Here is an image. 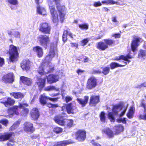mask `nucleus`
<instances>
[{
    "instance_id": "1",
    "label": "nucleus",
    "mask_w": 146,
    "mask_h": 146,
    "mask_svg": "<svg viewBox=\"0 0 146 146\" xmlns=\"http://www.w3.org/2000/svg\"><path fill=\"white\" fill-rule=\"evenodd\" d=\"M28 106V104L26 103L20 104L19 106H15L9 110V113L10 115H12L14 114L18 115L19 114L18 111L19 108L22 109L21 111V114L25 116L29 113V110L24 107Z\"/></svg>"
},
{
    "instance_id": "2",
    "label": "nucleus",
    "mask_w": 146,
    "mask_h": 146,
    "mask_svg": "<svg viewBox=\"0 0 146 146\" xmlns=\"http://www.w3.org/2000/svg\"><path fill=\"white\" fill-rule=\"evenodd\" d=\"M48 3L52 20L54 23H56L58 21V15L55 9L54 3L52 0H48Z\"/></svg>"
},
{
    "instance_id": "3",
    "label": "nucleus",
    "mask_w": 146,
    "mask_h": 146,
    "mask_svg": "<svg viewBox=\"0 0 146 146\" xmlns=\"http://www.w3.org/2000/svg\"><path fill=\"white\" fill-rule=\"evenodd\" d=\"M55 2L56 8L59 13L60 21L63 22L64 20L65 8L64 6L60 5V3L61 0H53Z\"/></svg>"
},
{
    "instance_id": "4",
    "label": "nucleus",
    "mask_w": 146,
    "mask_h": 146,
    "mask_svg": "<svg viewBox=\"0 0 146 146\" xmlns=\"http://www.w3.org/2000/svg\"><path fill=\"white\" fill-rule=\"evenodd\" d=\"M9 61L14 62L17 61L18 53L16 47L13 45L10 46L9 48Z\"/></svg>"
},
{
    "instance_id": "5",
    "label": "nucleus",
    "mask_w": 146,
    "mask_h": 146,
    "mask_svg": "<svg viewBox=\"0 0 146 146\" xmlns=\"http://www.w3.org/2000/svg\"><path fill=\"white\" fill-rule=\"evenodd\" d=\"M38 40L39 42L40 45L44 47L46 49L47 47L49 38L46 35H40L37 37Z\"/></svg>"
},
{
    "instance_id": "6",
    "label": "nucleus",
    "mask_w": 146,
    "mask_h": 146,
    "mask_svg": "<svg viewBox=\"0 0 146 146\" xmlns=\"http://www.w3.org/2000/svg\"><path fill=\"white\" fill-rule=\"evenodd\" d=\"M51 29L50 26L48 23H45L40 24L39 30L45 34H50Z\"/></svg>"
},
{
    "instance_id": "7",
    "label": "nucleus",
    "mask_w": 146,
    "mask_h": 146,
    "mask_svg": "<svg viewBox=\"0 0 146 146\" xmlns=\"http://www.w3.org/2000/svg\"><path fill=\"white\" fill-rule=\"evenodd\" d=\"M97 85V80L94 77L89 78L87 82V88L89 89L94 88Z\"/></svg>"
},
{
    "instance_id": "8",
    "label": "nucleus",
    "mask_w": 146,
    "mask_h": 146,
    "mask_svg": "<svg viewBox=\"0 0 146 146\" xmlns=\"http://www.w3.org/2000/svg\"><path fill=\"white\" fill-rule=\"evenodd\" d=\"M86 132L85 131L79 130L76 134V139L79 141H82L86 138Z\"/></svg>"
},
{
    "instance_id": "9",
    "label": "nucleus",
    "mask_w": 146,
    "mask_h": 146,
    "mask_svg": "<svg viewBox=\"0 0 146 146\" xmlns=\"http://www.w3.org/2000/svg\"><path fill=\"white\" fill-rule=\"evenodd\" d=\"M2 80L5 83H12L14 81L13 74L10 73L4 75L2 79Z\"/></svg>"
},
{
    "instance_id": "10",
    "label": "nucleus",
    "mask_w": 146,
    "mask_h": 146,
    "mask_svg": "<svg viewBox=\"0 0 146 146\" xmlns=\"http://www.w3.org/2000/svg\"><path fill=\"white\" fill-rule=\"evenodd\" d=\"M24 125V130L27 132L31 133L33 132L34 129L33 127V124L30 122H25Z\"/></svg>"
},
{
    "instance_id": "11",
    "label": "nucleus",
    "mask_w": 146,
    "mask_h": 146,
    "mask_svg": "<svg viewBox=\"0 0 146 146\" xmlns=\"http://www.w3.org/2000/svg\"><path fill=\"white\" fill-rule=\"evenodd\" d=\"M142 41V39L140 37L135 38L132 41L131 44V49L133 52H134L139 45V43Z\"/></svg>"
},
{
    "instance_id": "12",
    "label": "nucleus",
    "mask_w": 146,
    "mask_h": 146,
    "mask_svg": "<svg viewBox=\"0 0 146 146\" xmlns=\"http://www.w3.org/2000/svg\"><path fill=\"white\" fill-rule=\"evenodd\" d=\"M30 114L31 117L34 120L37 119L40 115L38 110L36 108H33L30 111Z\"/></svg>"
},
{
    "instance_id": "13",
    "label": "nucleus",
    "mask_w": 146,
    "mask_h": 146,
    "mask_svg": "<svg viewBox=\"0 0 146 146\" xmlns=\"http://www.w3.org/2000/svg\"><path fill=\"white\" fill-rule=\"evenodd\" d=\"M59 77L57 75L50 74L47 77V82L50 84L56 82L58 80Z\"/></svg>"
},
{
    "instance_id": "14",
    "label": "nucleus",
    "mask_w": 146,
    "mask_h": 146,
    "mask_svg": "<svg viewBox=\"0 0 146 146\" xmlns=\"http://www.w3.org/2000/svg\"><path fill=\"white\" fill-rule=\"evenodd\" d=\"M13 134V133L11 132L0 134V141H4L8 140Z\"/></svg>"
},
{
    "instance_id": "15",
    "label": "nucleus",
    "mask_w": 146,
    "mask_h": 146,
    "mask_svg": "<svg viewBox=\"0 0 146 146\" xmlns=\"http://www.w3.org/2000/svg\"><path fill=\"white\" fill-rule=\"evenodd\" d=\"M21 67L23 70H28L30 67V62L28 60H23L21 64Z\"/></svg>"
},
{
    "instance_id": "16",
    "label": "nucleus",
    "mask_w": 146,
    "mask_h": 146,
    "mask_svg": "<svg viewBox=\"0 0 146 146\" xmlns=\"http://www.w3.org/2000/svg\"><path fill=\"white\" fill-rule=\"evenodd\" d=\"M48 62L44 63L45 65V73H48L52 71L54 69V66L52 64L49 62L50 61H47Z\"/></svg>"
},
{
    "instance_id": "17",
    "label": "nucleus",
    "mask_w": 146,
    "mask_h": 146,
    "mask_svg": "<svg viewBox=\"0 0 146 146\" xmlns=\"http://www.w3.org/2000/svg\"><path fill=\"white\" fill-rule=\"evenodd\" d=\"M37 79V80L36 81V83L39 88L42 89L44 87L45 85L46 77H44L43 78L38 77Z\"/></svg>"
},
{
    "instance_id": "18",
    "label": "nucleus",
    "mask_w": 146,
    "mask_h": 146,
    "mask_svg": "<svg viewBox=\"0 0 146 146\" xmlns=\"http://www.w3.org/2000/svg\"><path fill=\"white\" fill-rule=\"evenodd\" d=\"M54 120L60 125H63L65 124L63 116L62 115H58L55 117Z\"/></svg>"
},
{
    "instance_id": "19",
    "label": "nucleus",
    "mask_w": 146,
    "mask_h": 146,
    "mask_svg": "<svg viewBox=\"0 0 146 146\" xmlns=\"http://www.w3.org/2000/svg\"><path fill=\"white\" fill-rule=\"evenodd\" d=\"M55 54V51L54 49L50 47L49 54L45 58L46 61H50Z\"/></svg>"
},
{
    "instance_id": "20",
    "label": "nucleus",
    "mask_w": 146,
    "mask_h": 146,
    "mask_svg": "<svg viewBox=\"0 0 146 146\" xmlns=\"http://www.w3.org/2000/svg\"><path fill=\"white\" fill-rule=\"evenodd\" d=\"M20 79L24 84L27 86H29L32 84V80L30 78L22 76L20 77Z\"/></svg>"
},
{
    "instance_id": "21",
    "label": "nucleus",
    "mask_w": 146,
    "mask_h": 146,
    "mask_svg": "<svg viewBox=\"0 0 146 146\" xmlns=\"http://www.w3.org/2000/svg\"><path fill=\"white\" fill-rule=\"evenodd\" d=\"M33 51L35 52L39 57H41L43 54L42 48L38 46L34 47L33 48Z\"/></svg>"
},
{
    "instance_id": "22",
    "label": "nucleus",
    "mask_w": 146,
    "mask_h": 146,
    "mask_svg": "<svg viewBox=\"0 0 146 146\" xmlns=\"http://www.w3.org/2000/svg\"><path fill=\"white\" fill-rule=\"evenodd\" d=\"M74 142L70 140L61 141L57 143L56 145V146H65L69 144L74 143Z\"/></svg>"
},
{
    "instance_id": "23",
    "label": "nucleus",
    "mask_w": 146,
    "mask_h": 146,
    "mask_svg": "<svg viewBox=\"0 0 146 146\" xmlns=\"http://www.w3.org/2000/svg\"><path fill=\"white\" fill-rule=\"evenodd\" d=\"M66 109L68 113H73L76 107L72 105L71 103L68 104L66 106Z\"/></svg>"
},
{
    "instance_id": "24",
    "label": "nucleus",
    "mask_w": 146,
    "mask_h": 146,
    "mask_svg": "<svg viewBox=\"0 0 146 146\" xmlns=\"http://www.w3.org/2000/svg\"><path fill=\"white\" fill-rule=\"evenodd\" d=\"M108 46L105 42H100L97 44V48L98 49L102 50H104L108 48Z\"/></svg>"
},
{
    "instance_id": "25",
    "label": "nucleus",
    "mask_w": 146,
    "mask_h": 146,
    "mask_svg": "<svg viewBox=\"0 0 146 146\" xmlns=\"http://www.w3.org/2000/svg\"><path fill=\"white\" fill-rule=\"evenodd\" d=\"M37 11L39 14L43 15H46V10L43 7L40 6V5H37Z\"/></svg>"
},
{
    "instance_id": "26",
    "label": "nucleus",
    "mask_w": 146,
    "mask_h": 146,
    "mask_svg": "<svg viewBox=\"0 0 146 146\" xmlns=\"http://www.w3.org/2000/svg\"><path fill=\"white\" fill-rule=\"evenodd\" d=\"M11 94L15 98L22 99L24 97V94L19 92H13Z\"/></svg>"
},
{
    "instance_id": "27",
    "label": "nucleus",
    "mask_w": 146,
    "mask_h": 146,
    "mask_svg": "<svg viewBox=\"0 0 146 146\" xmlns=\"http://www.w3.org/2000/svg\"><path fill=\"white\" fill-rule=\"evenodd\" d=\"M103 132L106 134L109 138L113 137V132L109 128H106L102 131Z\"/></svg>"
},
{
    "instance_id": "28",
    "label": "nucleus",
    "mask_w": 146,
    "mask_h": 146,
    "mask_svg": "<svg viewBox=\"0 0 146 146\" xmlns=\"http://www.w3.org/2000/svg\"><path fill=\"white\" fill-rule=\"evenodd\" d=\"M45 65L44 64H43L40 66L37 70L38 73L41 75L43 74L44 73H45Z\"/></svg>"
},
{
    "instance_id": "29",
    "label": "nucleus",
    "mask_w": 146,
    "mask_h": 146,
    "mask_svg": "<svg viewBox=\"0 0 146 146\" xmlns=\"http://www.w3.org/2000/svg\"><path fill=\"white\" fill-rule=\"evenodd\" d=\"M121 109H122L121 106L120 105H115L113 106V111L115 115H117L118 114V111H120Z\"/></svg>"
},
{
    "instance_id": "30",
    "label": "nucleus",
    "mask_w": 146,
    "mask_h": 146,
    "mask_svg": "<svg viewBox=\"0 0 146 146\" xmlns=\"http://www.w3.org/2000/svg\"><path fill=\"white\" fill-rule=\"evenodd\" d=\"M40 100H55L54 98L49 97L47 96L45 94L41 95L39 97Z\"/></svg>"
},
{
    "instance_id": "31",
    "label": "nucleus",
    "mask_w": 146,
    "mask_h": 146,
    "mask_svg": "<svg viewBox=\"0 0 146 146\" xmlns=\"http://www.w3.org/2000/svg\"><path fill=\"white\" fill-rule=\"evenodd\" d=\"M135 108L132 106L130 108L129 112L127 114V117L129 118H131L133 117Z\"/></svg>"
},
{
    "instance_id": "32",
    "label": "nucleus",
    "mask_w": 146,
    "mask_h": 146,
    "mask_svg": "<svg viewBox=\"0 0 146 146\" xmlns=\"http://www.w3.org/2000/svg\"><path fill=\"white\" fill-rule=\"evenodd\" d=\"M138 58H141L146 56V50L140 49L139 51Z\"/></svg>"
},
{
    "instance_id": "33",
    "label": "nucleus",
    "mask_w": 146,
    "mask_h": 146,
    "mask_svg": "<svg viewBox=\"0 0 146 146\" xmlns=\"http://www.w3.org/2000/svg\"><path fill=\"white\" fill-rule=\"evenodd\" d=\"M110 66L111 69H112L117 67L124 66L125 65H121L115 62H113L110 64Z\"/></svg>"
},
{
    "instance_id": "34",
    "label": "nucleus",
    "mask_w": 146,
    "mask_h": 146,
    "mask_svg": "<svg viewBox=\"0 0 146 146\" xmlns=\"http://www.w3.org/2000/svg\"><path fill=\"white\" fill-rule=\"evenodd\" d=\"M104 42H105L106 44L109 46H111L113 44H114L115 43V41L114 40H113L111 39H105L104 40Z\"/></svg>"
},
{
    "instance_id": "35",
    "label": "nucleus",
    "mask_w": 146,
    "mask_h": 146,
    "mask_svg": "<svg viewBox=\"0 0 146 146\" xmlns=\"http://www.w3.org/2000/svg\"><path fill=\"white\" fill-rule=\"evenodd\" d=\"M115 129L116 131V133H119L123 131L124 127L121 125H118L115 126Z\"/></svg>"
},
{
    "instance_id": "36",
    "label": "nucleus",
    "mask_w": 146,
    "mask_h": 146,
    "mask_svg": "<svg viewBox=\"0 0 146 146\" xmlns=\"http://www.w3.org/2000/svg\"><path fill=\"white\" fill-rule=\"evenodd\" d=\"M19 124L20 122L19 121H16L15 122L13 125L9 129V130L12 131L16 129Z\"/></svg>"
},
{
    "instance_id": "37",
    "label": "nucleus",
    "mask_w": 146,
    "mask_h": 146,
    "mask_svg": "<svg viewBox=\"0 0 146 146\" xmlns=\"http://www.w3.org/2000/svg\"><path fill=\"white\" fill-rule=\"evenodd\" d=\"M3 103L6 107H8L13 105L15 103V101H5V102H1Z\"/></svg>"
},
{
    "instance_id": "38",
    "label": "nucleus",
    "mask_w": 146,
    "mask_h": 146,
    "mask_svg": "<svg viewBox=\"0 0 146 146\" xmlns=\"http://www.w3.org/2000/svg\"><path fill=\"white\" fill-rule=\"evenodd\" d=\"M110 70L109 67H106L103 68L102 71L101 72L104 75H106L109 73Z\"/></svg>"
},
{
    "instance_id": "39",
    "label": "nucleus",
    "mask_w": 146,
    "mask_h": 146,
    "mask_svg": "<svg viewBox=\"0 0 146 146\" xmlns=\"http://www.w3.org/2000/svg\"><path fill=\"white\" fill-rule=\"evenodd\" d=\"M105 115V113L103 111H102L101 112L100 115L101 121L103 122H105V121L106 117Z\"/></svg>"
},
{
    "instance_id": "40",
    "label": "nucleus",
    "mask_w": 146,
    "mask_h": 146,
    "mask_svg": "<svg viewBox=\"0 0 146 146\" xmlns=\"http://www.w3.org/2000/svg\"><path fill=\"white\" fill-rule=\"evenodd\" d=\"M44 90L45 91H50L54 90H58V89H56L54 86H49L45 88Z\"/></svg>"
},
{
    "instance_id": "41",
    "label": "nucleus",
    "mask_w": 146,
    "mask_h": 146,
    "mask_svg": "<svg viewBox=\"0 0 146 146\" xmlns=\"http://www.w3.org/2000/svg\"><path fill=\"white\" fill-rule=\"evenodd\" d=\"M102 2L103 3H106V4H114L117 3V2H116L113 0H104L102 1Z\"/></svg>"
},
{
    "instance_id": "42",
    "label": "nucleus",
    "mask_w": 146,
    "mask_h": 146,
    "mask_svg": "<svg viewBox=\"0 0 146 146\" xmlns=\"http://www.w3.org/2000/svg\"><path fill=\"white\" fill-rule=\"evenodd\" d=\"M124 60L125 61H127L129 63L130 61L128 60V59H131L133 58L132 56L130 55L129 53H128L126 56H124Z\"/></svg>"
},
{
    "instance_id": "43",
    "label": "nucleus",
    "mask_w": 146,
    "mask_h": 146,
    "mask_svg": "<svg viewBox=\"0 0 146 146\" xmlns=\"http://www.w3.org/2000/svg\"><path fill=\"white\" fill-rule=\"evenodd\" d=\"M53 131L56 133H58L62 132V129L59 127H56L54 128Z\"/></svg>"
},
{
    "instance_id": "44",
    "label": "nucleus",
    "mask_w": 146,
    "mask_h": 146,
    "mask_svg": "<svg viewBox=\"0 0 146 146\" xmlns=\"http://www.w3.org/2000/svg\"><path fill=\"white\" fill-rule=\"evenodd\" d=\"M9 121L7 119H6L4 118L0 121V123L2 124L5 126H7L8 123Z\"/></svg>"
},
{
    "instance_id": "45",
    "label": "nucleus",
    "mask_w": 146,
    "mask_h": 146,
    "mask_svg": "<svg viewBox=\"0 0 146 146\" xmlns=\"http://www.w3.org/2000/svg\"><path fill=\"white\" fill-rule=\"evenodd\" d=\"M79 26L82 29H87L88 28V25L87 24L79 25Z\"/></svg>"
},
{
    "instance_id": "46",
    "label": "nucleus",
    "mask_w": 146,
    "mask_h": 146,
    "mask_svg": "<svg viewBox=\"0 0 146 146\" xmlns=\"http://www.w3.org/2000/svg\"><path fill=\"white\" fill-rule=\"evenodd\" d=\"M7 1L10 4L13 5H16L18 4L17 0H7Z\"/></svg>"
},
{
    "instance_id": "47",
    "label": "nucleus",
    "mask_w": 146,
    "mask_h": 146,
    "mask_svg": "<svg viewBox=\"0 0 146 146\" xmlns=\"http://www.w3.org/2000/svg\"><path fill=\"white\" fill-rule=\"evenodd\" d=\"M100 96H99L92 95L90 100H99Z\"/></svg>"
},
{
    "instance_id": "48",
    "label": "nucleus",
    "mask_w": 146,
    "mask_h": 146,
    "mask_svg": "<svg viewBox=\"0 0 146 146\" xmlns=\"http://www.w3.org/2000/svg\"><path fill=\"white\" fill-rule=\"evenodd\" d=\"M108 117L111 122H114V121L115 118L112 113L111 112L109 113Z\"/></svg>"
},
{
    "instance_id": "49",
    "label": "nucleus",
    "mask_w": 146,
    "mask_h": 146,
    "mask_svg": "<svg viewBox=\"0 0 146 146\" xmlns=\"http://www.w3.org/2000/svg\"><path fill=\"white\" fill-rule=\"evenodd\" d=\"M68 32L66 31H64L62 35V40L64 42H65L67 39V36Z\"/></svg>"
},
{
    "instance_id": "50",
    "label": "nucleus",
    "mask_w": 146,
    "mask_h": 146,
    "mask_svg": "<svg viewBox=\"0 0 146 146\" xmlns=\"http://www.w3.org/2000/svg\"><path fill=\"white\" fill-rule=\"evenodd\" d=\"M102 71L100 69H97L96 70H94L92 72V73L93 74H100L102 72Z\"/></svg>"
},
{
    "instance_id": "51",
    "label": "nucleus",
    "mask_w": 146,
    "mask_h": 146,
    "mask_svg": "<svg viewBox=\"0 0 146 146\" xmlns=\"http://www.w3.org/2000/svg\"><path fill=\"white\" fill-rule=\"evenodd\" d=\"M73 121L72 120H68L67 121V126L70 127H71L73 126Z\"/></svg>"
},
{
    "instance_id": "52",
    "label": "nucleus",
    "mask_w": 146,
    "mask_h": 146,
    "mask_svg": "<svg viewBox=\"0 0 146 146\" xmlns=\"http://www.w3.org/2000/svg\"><path fill=\"white\" fill-rule=\"evenodd\" d=\"M13 36L17 38H19L20 37V33L19 32L17 31H14V32Z\"/></svg>"
},
{
    "instance_id": "53",
    "label": "nucleus",
    "mask_w": 146,
    "mask_h": 146,
    "mask_svg": "<svg viewBox=\"0 0 146 146\" xmlns=\"http://www.w3.org/2000/svg\"><path fill=\"white\" fill-rule=\"evenodd\" d=\"M88 41L87 38L81 41V44L82 46H84L86 44Z\"/></svg>"
},
{
    "instance_id": "54",
    "label": "nucleus",
    "mask_w": 146,
    "mask_h": 146,
    "mask_svg": "<svg viewBox=\"0 0 146 146\" xmlns=\"http://www.w3.org/2000/svg\"><path fill=\"white\" fill-rule=\"evenodd\" d=\"M102 5V4L100 2V1H98L97 2H95L94 3L93 5L94 7H97L98 6H100Z\"/></svg>"
},
{
    "instance_id": "55",
    "label": "nucleus",
    "mask_w": 146,
    "mask_h": 146,
    "mask_svg": "<svg viewBox=\"0 0 146 146\" xmlns=\"http://www.w3.org/2000/svg\"><path fill=\"white\" fill-rule=\"evenodd\" d=\"M139 118L144 120H146V112L143 115H141L139 116Z\"/></svg>"
},
{
    "instance_id": "56",
    "label": "nucleus",
    "mask_w": 146,
    "mask_h": 146,
    "mask_svg": "<svg viewBox=\"0 0 146 146\" xmlns=\"http://www.w3.org/2000/svg\"><path fill=\"white\" fill-rule=\"evenodd\" d=\"M98 101H90V106H95L96 104L98 103Z\"/></svg>"
},
{
    "instance_id": "57",
    "label": "nucleus",
    "mask_w": 146,
    "mask_h": 146,
    "mask_svg": "<svg viewBox=\"0 0 146 146\" xmlns=\"http://www.w3.org/2000/svg\"><path fill=\"white\" fill-rule=\"evenodd\" d=\"M47 106L49 108H54V107H57L58 105L57 104H53L50 103L48 104H47Z\"/></svg>"
},
{
    "instance_id": "58",
    "label": "nucleus",
    "mask_w": 146,
    "mask_h": 146,
    "mask_svg": "<svg viewBox=\"0 0 146 146\" xmlns=\"http://www.w3.org/2000/svg\"><path fill=\"white\" fill-rule=\"evenodd\" d=\"M14 31H7V33L9 36L11 37L12 36H13V34H14Z\"/></svg>"
},
{
    "instance_id": "59",
    "label": "nucleus",
    "mask_w": 146,
    "mask_h": 146,
    "mask_svg": "<svg viewBox=\"0 0 146 146\" xmlns=\"http://www.w3.org/2000/svg\"><path fill=\"white\" fill-rule=\"evenodd\" d=\"M91 143L93 145V146H101L98 143L95 142L94 140H92Z\"/></svg>"
},
{
    "instance_id": "60",
    "label": "nucleus",
    "mask_w": 146,
    "mask_h": 146,
    "mask_svg": "<svg viewBox=\"0 0 146 146\" xmlns=\"http://www.w3.org/2000/svg\"><path fill=\"white\" fill-rule=\"evenodd\" d=\"M79 103L81 104L83 106L87 104L88 101H78Z\"/></svg>"
},
{
    "instance_id": "61",
    "label": "nucleus",
    "mask_w": 146,
    "mask_h": 146,
    "mask_svg": "<svg viewBox=\"0 0 146 146\" xmlns=\"http://www.w3.org/2000/svg\"><path fill=\"white\" fill-rule=\"evenodd\" d=\"M142 87H146V82H144L142 84H141L140 85H138L136 87L138 88H141Z\"/></svg>"
},
{
    "instance_id": "62",
    "label": "nucleus",
    "mask_w": 146,
    "mask_h": 146,
    "mask_svg": "<svg viewBox=\"0 0 146 146\" xmlns=\"http://www.w3.org/2000/svg\"><path fill=\"white\" fill-rule=\"evenodd\" d=\"M4 64V59L0 57V66H2Z\"/></svg>"
},
{
    "instance_id": "63",
    "label": "nucleus",
    "mask_w": 146,
    "mask_h": 146,
    "mask_svg": "<svg viewBox=\"0 0 146 146\" xmlns=\"http://www.w3.org/2000/svg\"><path fill=\"white\" fill-rule=\"evenodd\" d=\"M124 55H121L119 57H117L116 58L115 60H119L121 59L124 60Z\"/></svg>"
},
{
    "instance_id": "64",
    "label": "nucleus",
    "mask_w": 146,
    "mask_h": 146,
    "mask_svg": "<svg viewBox=\"0 0 146 146\" xmlns=\"http://www.w3.org/2000/svg\"><path fill=\"white\" fill-rule=\"evenodd\" d=\"M113 36L115 38H119L120 37V34L119 33L115 34L113 35Z\"/></svg>"
}]
</instances>
